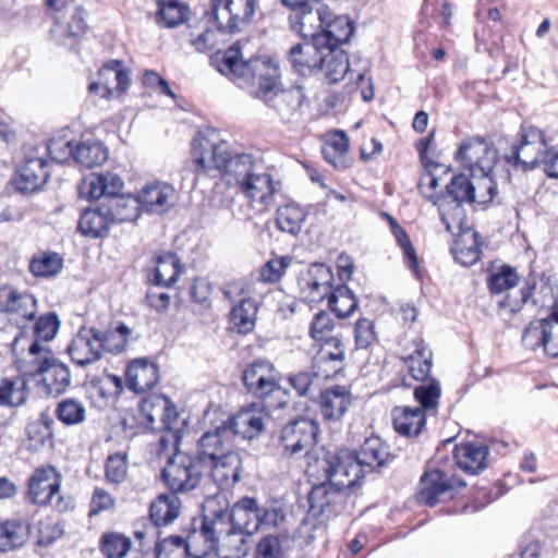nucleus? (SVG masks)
<instances>
[{
    "mask_svg": "<svg viewBox=\"0 0 558 558\" xmlns=\"http://www.w3.org/2000/svg\"><path fill=\"white\" fill-rule=\"evenodd\" d=\"M521 276L518 269L510 264H502L490 269L486 277V286L492 296L500 295L497 301L499 311L517 315L525 305L543 307L554 296V287L550 277L542 274L538 283L535 277L524 278L521 286Z\"/></svg>",
    "mask_w": 558,
    "mask_h": 558,
    "instance_id": "1",
    "label": "nucleus"
},
{
    "mask_svg": "<svg viewBox=\"0 0 558 558\" xmlns=\"http://www.w3.org/2000/svg\"><path fill=\"white\" fill-rule=\"evenodd\" d=\"M322 464L325 481L312 487L307 495L310 505L308 515L317 520L313 525L315 530L320 529L327 522L343 514L352 501V490L360 485H344L350 477L336 473L338 471L329 462V457L324 456L316 464L310 465L307 472L311 476H317L315 468Z\"/></svg>",
    "mask_w": 558,
    "mask_h": 558,
    "instance_id": "2",
    "label": "nucleus"
},
{
    "mask_svg": "<svg viewBox=\"0 0 558 558\" xmlns=\"http://www.w3.org/2000/svg\"><path fill=\"white\" fill-rule=\"evenodd\" d=\"M325 454L338 470L336 473L350 477L344 485H361L367 472L379 471L396 459L390 446L374 433L365 437L357 450L342 448Z\"/></svg>",
    "mask_w": 558,
    "mask_h": 558,
    "instance_id": "3",
    "label": "nucleus"
},
{
    "mask_svg": "<svg viewBox=\"0 0 558 558\" xmlns=\"http://www.w3.org/2000/svg\"><path fill=\"white\" fill-rule=\"evenodd\" d=\"M242 49V40L238 39L213 52L209 61L217 72L250 94L275 58L257 56L245 60Z\"/></svg>",
    "mask_w": 558,
    "mask_h": 558,
    "instance_id": "4",
    "label": "nucleus"
},
{
    "mask_svg": "<svg viewBox=\"0 0 558 558\" xmlns=\"http://www.w3.org/2000/svg\"><path fill=\"white\" fill-rule=\"evenodd\" d=\"M241 160L242 154L233 156L225 142L215 143L198 136L191 143L190 167L195 180H231Z\"/></svg>",
    "mask_w": 558,
    "mask_h": 558,
    "instance_id": "5",
    "label": "nucleus"
},
{
    "mask_svg": "<svg viewBox=\"0 0 558 558\" xmlns=\"http://www.w3.org/2000/svg\"><path fill=\"white\" fill-rule=\"evenodd\" d=\"M250 95L274 109L282 119L294 116L305 100L302 86H282L281 69L276 59L271 61Z\"/></svg>",
    "mask_w": 558,
    "mask_h": 558,
    "instance_id": "6",
    "label": "nucleus"
},
{
    "mask_svg": "<svg viewBox=\"0 0 558 558\" xmlns=\"http://www.w3.org/2000/svg\"><path fill=\"white\" fill-rule=\"evenodd\" d=\"M241 379L246 392L258 403L272 409L288 405V390L280 385L281 374L270 361L257 359L248 363L242 371Z\"/></svg>",
    "mask_w": 558,
    "mask_h": 558,
    "instance_id": "7",
    "label": "nucleus"
},
{
    "mask_svg": "<svg viewBox=\"0 0 558 558\" xmlns=\"http://www.w3.org/2000/svg\"><path fill=\"white\" fill-rule=\"evenodd\" d=\"M62 476L56 466L44 464L35 468L26 482L27 500L39 508L51 507L59 513L75 507L70 495L61 494Z\"/></svg>",
    "mask_w": 558,
    "mask_h": 558,
    "instance_id": "8",
    "label": "nucleus"
},
{
    "mask_svg": "<svg viewBox=\"0 0 558 558\" xmlns=\"http://www.w3.org/2000/svg\"><path fill=\"white\" fill-rule=\"evenodd\" d=\"M231 179L248 206L258 214L266 213L275 202L277 193L274 177L268 172H256L250 155L242 154L239 168Z\"/></svg>",
    "mask_w": 558,
    "mask_h": 558,
    "instance_id": "9",
    "label": "nucleus"
},
{
    "mask_svg": "<svg viewBox=\"0 0 558 558\" xmlns=\"http://www.w3.org/2000/svg\"><path fill=\"white\" fill-rule=\"evenodd\" d=\"M547 145L543 130L535 125H521L515 143L505 154L504 159L513 168H520L523 171L534 170L541 167V158Z\"/></svg>",
    "mask_w": 558,
    "mask_h": 558,
    "instance_id": "10",
    "label": "nucleus"
},
{
    "mask_svg": "<svg viewBox=\"0 0 558 558\" xmlns=\"http://www.w3.org/2000/svg\"><path fill=\"white\" fill-rule=\"evenodd\" d=\"M34 374L40 377L43 386L50 395H61L71 385V373L64 363L60 362L54 353L38 342L29 345Z\"/></svg>",
    "mask_w": 558,
    "mask_h": 558,
    "instance_id": "11",
    "label": "nucleus"
},
{
    "mask_svg": "<svg viewBox=\"0 0 558 558\" xmlns=\"http://www.w3.org/2000/svg\"><path fill=\"white\" fill-rule=\"evenodd\" d=\"M13 182L17 191L32 194L40 191L50 177V161L47 153L38 145L25 146Z\"/></svg>",
    "mask_w": 558,
    "mask_h": 558,
    "instance_id": "12",
    "label": "nucleus"
},
{
    "mask_svg": "<svg viewBox=\"0 0 558 558\" xmlns=\"http://www.w3.org/2000/svg\"><path fill=\"white\" fill-rule=\"evenodd\" d=\"M436 131L432 130L428 135L418 138L414 147L423 165L417 189L422 196L430 203H437L446 197V190L440 189L441 183L450 174V167L436 162L428 157V150L435 140Z\"/></svg>",
    "mask_w": 558,
    "mask_h": 558,
    "instance_id": "13",
    "label": "nucleus"
},
{
    "mask_svg": "<svg viewBox=\"0 0 558 558\" xmlns=\"http://www.w3.org/2000/svg\"><path fill=\"white\" fill-rule=\"evenodd\" d=\"M465 485V482L454 474L427 466L420 477L415 499L420 505L435 507L447 499H452Z\"/></svg>",
    "mask_w": 558,
    "mask_h": 558,
    "instance_id": "14",
    "label": "nucleus"
},
{
    "mask_svg": "<svg viewBox=\"0 0 558 558\" xmlns=\"http://www.w3.org/2000/svg\"><path fill=\"white\" fill-rule=\"evenodd\" d=\"M202 476V464L185 452L170 457L160 473L162 483L174 495L186 494L197 488Z\"/></svg>",
    "mask_w": 558,
    "mask_h": 558,
    "instance_id": "15",
    "label": "nucleus"
},
{
    "mask_svg": "<svg viewBox=\"0 0 558 558\" xmlns=\"http://www.w3.org/2000/svg\"><path fill=\"white\" fill-rule=\"evenodd\" d=\"M318 424L308 417L298 416L288 421L279 430L277 442L283 458L306 454L316 444Z\"/></svg>",
    "mask_w": 558,
    "mask_h": 558,
    "instance_id": "16",
    "label": "nucleus"
},
{
    "mask_svg": "<svg viewBox=\"0 0 558 558\" xmlns=\"http://www.w3.org/2000/svg\"><path fill=\"white\" fill-rule=\"evenodd\" d=\"M258 10V0H209L206 16L219 17L232 34H240L255 22Z\"/></svg>",
    "mask_w": 558,
    "mask_h": 558,
    "instance_id": "17",
    "label": "nucleus"
},
{
    "mask_svg": "<svg viewBox=\"0 0 558 558\" xmlns=\"http://www.w3.org/2000/svg\"><path fill=\"white\" fill-rule=\"evenodd\" d=\"M87 16V10L82 3H78L51 17L50 35L54 43L71 49L78 48L90 29Z\"/></svg>",
    "mask_w": 558,
    "mask_h": 558,
    "instance_id": "18",
    "label": "nucleus"
},
{
    "mask_svg": "<svg viewBox=\"0 0 558 558\" xmlns=\"http://www.w3.org/2000/svg\"><path fill=\"white\" fill-rule=\"evenodd\" d=\"M323 51L324 60L319 62L318 72L323 73L324 82L335 85L348 77L345 93L348 95L357 93L366 80L363 73L350 69L349 54L343 49L332 46L326 47Z\"/></svg>",
    "mask_w": 558,
    "mask_h": 558,
    "instance_id": "19",
    "label": "nucleus"
},
{
    "mask_svg": "<svg viewBox=\"0 0 558 558\" xmlns=\"http://www.w3.org/2000/svg\"><path fill=\"white\" fill-rule=\"evenodd\" d=\"M131 85L130 70L119 59L106 61L97 72V81L88 85L90 94H99L105 99L124 96Z\"/></svg>",
    "mask_w": 558,
    "mask_h": 558,
    "instance_id": "20",
    "label": "nucleus"
},
{
    "mask_svg": "<svg viewBox=\"0 0 558 558\" xmlns=\"http://www.w3.org/2000/svg\"><path fill=\"white\" fill-rule=\"evenodd\" d=\"M454 159L470 172L493 171L497 162V150L486 137L473 135L461 142Z\"/></svg>",
    "mask_w": 558,
    "mask_h": 558,
    "instance_id": "21",
    "label": "nucleus"
},
{
    "mask_svg": "<svg viewBox=\"0 0 558 558\" xmlns=\"http://www.w3.org/2000/svg\"><path fill=\"white\" fill-rule=\"evenodd\" d=\"M137 418L146 429H155L157 422H160L161 428L172 429L175 423L180 422V414L177 405L168 396L153 393L142 398L138 402Z\"/></svg>",
    "mask_w": 558,
    "mask_h": 558,
    "instance_id": "22",
    "label": "nucleus"
},
{
    "mask_svg": "<svg viewBox=\"0 0 558 558\" xmlns=\"http://www.w3.org/2000/svg\"><path fill=\"white\" fill-rule=\"evenodd\" d=\"M269 408L256 401L251 402L241 407L223 422L233 437L240 436L242 439L252 440L265 430L270 416Z\"/></svg>",
    "mask_w": 558,
    "mask_h": 558,
    "instance_id": "23",
    "label": "nucleus"
},
{
    "mask_svg": "<svg viewBox=\"0 0 558 558\" xmlns=\"http://www.w3.org/2000/svg\"><path fill=\"white\" fill-rule=\"evenodd\" d=\"M223 294L233 300L234 295L242 296L239 303L232 306L229 313L230 329L240 335H248L255 329L257 303L253 298L244 295L242 282H230L226 286Z\"/></svg>",
    "mask_w": 558,
    "mask_h": 558,
    "instance_id": "24",
    "label": "nucleus"
},
{
    "mask_svg": "<svg viewBox=\"0 0 558 558\" xmlns=\"http://www.w3.org/2000/svg\"><path fill=\"white\" fill-rule=\"evenodd\" d=\"M189 43L198 52L213 53L227 44V36L233 35L219 17L213 21L204 13L196 26H189Z\"/></svg>",
    "mask_w": 558,
    "mask_h": 558,
    "instance_id": "25",
    "label": "nucleus"
},
{
    "mask_svg": "<svg viewBox=\"0 0 558 558\" xmlns=\"http://www.w3.org/2000/svg\"><path fill=\"white\" fill-rule=\"evenodd\" d=\"M320 32L316 35L326 47H338L348 43L354 33V23L344 15H336L327 5L317 10Z\"/></svg>",
    "mask_w": 558,
    "mask_h": 558,
    "instance_id": "26",
    "label": "nucleus"
},
{
    "mask_svg": "<svg viewBox=\"0 0 558 558\" xmlns=\"http://www.w3.org/2000/svg\"><path fill=\"white\" fill-rule=\"evenodd\" d=\"M213 483L221 490H229L240 481L243 460L238 450L229 451L222 457L202 464Z\"/></svg>",
    "mask_w": 558,
    "mask_h": 558,
    "instance_id": "27",
    "label": "nucleus"
},
{
    "mask_svg": "<svg viewBox=\"0 0 558 558\" xmlns=\"http://www.w3.org/2000/svg\"><path fill=\"white\" fill-rule=\"evenodd\" d=\"M66 351L72 362L80 366H87L100 361L105 354L101 347L99 328H80Z\"/></svg>",
    "mask_w": 558,
    "mask_h": 558,
    "instance_id": "28",
    "label": "nucleus"
},
{
    "mask_svg": "<svg viewBox=\"0 0 558 558\" xmlns=\"http://www.w3.org/2000/svg\"><path fill=\"white\" fill-rule=\"evenodd\" d=\"M126 388L137 395L153 390L160 380L158 364L150 357L131 360L124 369Z\"/></svg>",
    "mask_w": 558,
    "mask_h": 558,
    "instance_id": "29",
    "label": "nucleus"
},
{
    "mask_svg": "<svg viewBox=\"0 0 558 558\" xmlns=\"http://www.w3.org/2000/svg\"><path fill=\"white\" fill-rule=\"evenodd\" d=\"M323 50H326V46L322 39L313 36L312 39H303L292 46L288 52V60L294 72L311 76L318 72L319 62L324 60Z\"/></svg>",
    "mask_w": 558,
    "mask_h": 558,
    "instance_id": "30",
    "label": "nucleus"
},
{
    "mask_svg": "<svg viewBox=\"0 0 558 558\" xmlns=\"http://www.w3.org/2000/svg\"><path fill=\"white\" fill-rule=\"evenodd\" d=\"M113 225L109 216V208L104 201L85 207L77 220V232L89 240H104L109 236Z\"/></svg>",
    "mask_w": 558,
    "mask_h": 558,
    "instance_id": "31",
    "label": "nucleus"
},
{
    "mask_svg": "<svg viewBox=\"0 0 558 558\" xmlns=\"http://www.w3.org/2000/svg\"><path fill=\"white\" fill-rule=\"evenodd\" d=\"M233 449V436L225 422L213 429L205 432L196 444V452L193 456L201 464L222 457Z\"/></svg>",
    "mask_w": 558,
    "mask_h": 558,
    "instance_id": "32",
    "label": "nucleus"
},
{
    "mask_svg": "<svg viewBox=\"0 0 558 558\" xmlns=\"http://www.w3.org/2000/svg\"><path fill=\"white\" fill-rule=\"evenodd\" d=\"M353 402L351 387L332 385L323 389L317 399L318 409L324 421L339 422L343 418Z\"/></svg>",
    "mask_w": 558,
    "mask_h": 558,
    "instance_id": "33",
    "label": "nucleus"
},
{
    "mask_svg": "<svg viewBox=\"0 0 558 558\" xmlns=\"http://www.w3.org/2000/svg\"><path fill=\"white\" fill-rule=\"evenodd\" d=\"M148 281L158 287H172L183 271L180 257L173 252H160L151 258Z\"/></svg>",
    "mask_w": 558,
    "mask_h": 558,
    "instance_id": "34",
    "label": "nucleus"
},
{
    "mask_svg": "<svg viewBox=\"0 0 558 558\" xmlns=\"http://www.w3.org/2000/svg\"><path fill=\"white\" fill-rule=\"evenodd\" d=\"M456 465L466 474L476 475L487 468L488 447L473 441L457 444L452 451Z\"/></svg>",
    "mask_w": 558,
    "mask_h": 558,
    "instance_id": "35",
    "label": "nucleus"
},
{
    "mask_svg": "<svg viewBox=\"0 0 558 558\" xmlns=\"http://www.w3.org/2000/svg\"><path fill=\"white\" fill-rule=\"evenodd\" d=\"M332 280L333 274L329 267L324 264L313 265L303 279L302 293L304 298L312 303L328 300L333 290Z\"/></svg>",
    "mask_w": 558,
    "mask_h": 558,
    "instance_id": "36",
    "label": "nucleus"
},
{
    "mask_svg": "<svg viewBox=\"0 0 558 558\" xmlns=\"http://www.w3.org/2000/svg\"><path fill=\"white\" fill-rule=\"evenodd\" d=\"M395 432L404 438H417L426 426V416L422 409L410 405H396L391 410Z\"/></svg>",
    "mask_w": 558,
    "mask_h": 558,
    "instance_id": "37",
    "label": "nucleus"
},
{
    "mask_svg": "<svg viewBox=\"0 0 558 558\" xmlns=\"http://www.w3.org/2000/svg\"><path fill=\"white\" fill-rule=\"evenodd\" d=\"M350 138L342 130H330L322 136V154L324 159L336 170L350 167Z\"/></svg>",
    "mask_w": 558,
    "mask_h": 558,
    "instance_id": "38",
    "label": "nucleus"
},
{
    "mask_svg": "<svg viewBox=\"0 0 558 558\" xmlns=\"http://www.w3.org/2000/svg\"><path fill=\"white\" fill-rule=\"evenodd\" d=\"M482 245L478 232L472 228H465L459 231L450 251L457 263L470 267L481 259Z\"/></svg>",
    "mask_w": 558,
    "mask_h": 558,
    "instance_id": "39",
    "label": "nucleus"
},
{
    "mask_svg": "<svg viewBox=\"0 0 558 558\" xmlns=\"http://www.w3.org/2000/svg\"><path fill=\"white\" fill-rule=\"evenodd\" d=\"M87 196L90 199L98 201L101 197H118L124 187V182L117 173L106 171L101 173H90L84 180Z\"/></svg>",
    "mask_w": 558,
    "mask_h": 558,
    "instance_id": "40",
    "label": "nucleus"
},
{
    "mask_svg": "<svg viewBox=\"0 0 558 558\" xmlns=\"http://www.w3.org/2000/svg\"><path fill=\"white\" fill-rule=\"evenodd\" d=\"M4 308V315L11 317L17 324H27L36 317L38 301L32 292L14 287Z\"/></svg>",
    "mask_w": 558,
    "mask_h": 558,
    "instance_id": "41",
    "label": "nucleus"
},
{
    "mask_svg": "<svg viewBox=\"0 0 558 558\" xmlns=\"http://www.w3.org/2000/svg\"><path fill=\"white\" fill-rule=\"evenodd\" d=\"M29 396L28 380L24 374L15 373L0 378V405L19 408Z\"/></svg>",
    "mask_w": 558,
    "mask_h": 558,
    "instance_id": "42",
    "label": "nucleus"
},
{
    "mask_svg": "<svg viewBox=\"0 0 558 558\" xmlns=\"http://www.w3.org/2000/svg\"><path fill=\"white\" fill-rule=\"evenodd\" d=\"M258 513L256 499L247 496L242 497L231 508V526L252 535L258 530Z\"/></svg>",
    "mask_w": 558,
    "mask_h": 558,
    "instance_id": "43",
    "label": "nucleus"
},
{
    "mask_svg": "<svg viewBox=\"0 0 558 558\" xmlns=\"http://www.w3.org/2000/svg\"><path fill=\"white\" fill-rule=\"evenodd\" d=\"M414 350L408 356L402 357L408 369V374L415 381L424 383L429 378L432 371V352L423 338L417 337L413 340Z\"/></svg>",
    "mask_w": 558,
    "mask_h": 558,
    "instance_id": "44",
    "label": "nucleus"
},
{
    "mask_svg": "<svg viewBox=\"0 0 558 558\" xmlns=\"http://www.w3.org/2000/svg\"><path fill=\"white\" fill-rule=\"evenodd\" d=\"M64 267L63 256L51 250H38L28 260V272L37 279L57 277Z\"/></svg>",
    "mask_w": 558,
    "mask_h": 558,
    "instance_id": "45",
    "label": "nucleus"
},
{
    "mask_svg": "<svg viewBox=\"0 0 558 558\" xmlns=\"http://www.w3.org/2000/svg\"><path fill=\"white\" fill-rule=\"evenodd\" d=\"M102 201L106 207L109 208V216L113 226L134 222L142 214L140 201L135 195L121 194L118 197L104 198Z\"/></svg>",
    "mask_w": 558,
    "mask_h": 558,
    "instance_id": "46",
    "label": "nucleus"
},
{
    "mask_svg": "<svg viewBox=\"0 0 558 558\" xmlns=\"http://www.w3.org/2000/svg\"><path fill=\"white\" fill-rule=\"evenodd\" d=\"M181 500L178 495L162 493L149 506V519L157 527L173 523L181 512Z\"/></svg>",
    "mask_w": 558,
    "mask_h": 558,
    "instance_id": "47",
    "label": "nucleus"
},
{
    "mask_svg": "<svg viewBox=\"0 0 558 558\" xmlns=\"http://www.w3.org/2000/svg\"><path fill=\"white\" fill-rule=\"evenodd\" d=\"M104 354L112 356L124 353L132 338V329L123 322L110 324L107 329H99Z\"/></svg>",
    "mask_w": 558,
    "mask_h": 558,
    "instance_id": "48",
    "label": "nucleus"
},
{
    "mask_svg": "<svg viewBox=\"0 0 558 558\" xmlns=\"http://www.w3.org/2000/svg\"><path fill=\"white\" fill-rule=\"evenodd\" d=\"M31 534V523L23 518H12L0 523V548L11 550L23 546Z\"/></svg>",
    "mask_w": 558,
    "mask_h": 558,
    "instance_id": "49",
    "label": "nucleus"
},
{
    "mask_svg": "<svg viewBox=\"0 0 558 558\" xmlns=\"http://www.w3.org/2000/svg\"><path fill=\"white\" fill-rule=\"evenodd\" d=\"M53 415L65 427L80 426L87 420V408L83 400L65 397L56 403Z\"/></svg>",
    "mask_w": 558,
    "mask_h": 558,
    "instance_id": "50",
    "label": "nucleus"
},
{
    "mask_svg": "<svg viewBox=\"0 0 558 558\" xmlns=\"http://www.w3.org/2000/svg\"><path fill=\"white\" fill-rule=\"evenodd\" d=\"M186 542L191 556L195 558H203L217 553L218 536L211 522L204 521L199 530H195L189 535Z\"/></svg>",
    "mask_w": 558,
    "mask_h": 558,
    "instance_id": "51",
    "label": "nucleus"
},
{
    "mask_svg": "<svg viewBox=\"0 0 558 558\" xmlns=\"http://www.w3.org/2000/svg\"><path fill=\"white\" fill-rule=\"evenodd\" d=\"M53 420L41 414L40 417L26 426L27 447L29 450L39 451L45 447H53Z\"/></svg>",
    "mask_w": 558,
    "mask_h": 558,
    "instance_id": "52",
    "label": "nucleus"
},
{
    "mask_svg": "<svg viewBox=\"0 0 558 558\" xmlns=\"http://www.w3.org/2000/svg\"><path fill=\"white\" fill-rule=\"evenodd\" d=\"M173 195L171 185L161 182L148 183L142 187L137 198L141 207L147 211H163Z\"/></svg>",
    "mask_w": 558,
    "mask_h": 558,
    "instance_id": "53",
    "label": "nucleus"
},
{
    "mask_svg": "<svg viewBox=\"0 0 558 558\" xmlns=\"http://www.w3.org/2000/svg\"><path fill=\"white\" fill-rule=\"evenodd\" d=\"M307 217L303 207L295 203H288L278 207L276 211V226L286 233L298 235Z\"/></svg>",
    "mask_w": 558,
    "mask_h": 558,
    "instance_id": "54",
    "label": "nucleus"
},
{
    "mask_svg": "<svg viewBox=\"0 0 558 558\" xmlns=\"http://www.w3.org/2000/svg\"><path fill=\"white\" fill-rule=\"evenodd\" d=\"M74 151V160L88 169L101 166L108 159L107 147L94 138L82 140Z\"/></svg>",
    "mask_w": 558,
    "mask_h": 558,
    "instance_id": "55",
    "label": "nucleus"
},
{
    "mask_svg": "<svg viewBox=\"0 0 558 558\" xmlns=\"http://www.w3.org/2000/svg\"><path fill=\"white\" fill-rule=\"evenodd\" d=\"M98 548L105 558H125L132 548V539L122 532L107 531L100 535Z\"/></svg>",
    "mask_w": 558,
    "mask_h": 558,
    "instance_id": "56",
    "label": "nucleus"
},
{
    "mask_svg": "<svg viewBox=\"0 0 558 558\" xmlns=\"http://www.w3.org/2000/svg\"><path fill=\"white\" fill-rule=\"evenodd\" d=\"M388 223L398 246L402 251L405 265L415 276H418L420 259L407 230L391 216H388Z\"/></svg>",
    "mask_w": 558,
    "mask_h": 558,
    "instance_id": "57",
    "label": "nucleus"
},
{
    "mask_svg": "<svg viewBox=\"0 0 558 558\" xmlns=\"http://www.w3.org/2000/svg\"><path fill=\"white\" fill-rule=\"evenodd\" d=\"M357 299L345 284L333 288L328 299V307L338 318H348L357 310Z\"/></svg>",
    "mask_w": 558,
    "mask_h": 558,
    "instance_id": "58",
    "label": "nucleus"
},
{
    "mask_svg": "<svg viewBox=\"0 0 558 558\" xmlns=\"http://www.w3.org/2000/svg\"><path fill=\"white\" fill-rule=\"evenodd\" d=\"M128 474V450L109 453L104 463V476L106 482L110 485L119 486L126 481Z\"/></svg>",
    "mask_w": 558,
    "mask_h": 558,
    "instance_id": "59",
    "label": "nucleus"
},
{
    "mask_svg": "<svg viewBox=\"0 0 558 558\" xmlns=\"http://www.w3.org/2000/svg\"><path fill=\"white\" fill-rule=\"evenodd\" d=\"M246 533L231 527L222 536H218L217 555L222 558H242L247 553Z\"/></svg>",
    "mask_w": 558,
    "mask_h": 558,
    "instance_id": "60",
    "label": "nucleus"
},
{
    "mask_svg": "<svg viewBox=\"0 0 558 558\" xmlns=\"http://www.w3.org/2000/svg\"><path fill=\"white\" fill-rule=\"evenodd\" d=\"M158 4L157 22L165 27H175L187 19L189 7L178 0H156Z\"/></svg>",
    "mask_w": 558,
    "mask_h": 558,
    "instance_id": "61",
    "label": "nucleus"
},
{
    "mask_svg": "<svg viewBox=\"0 0 558 558\" xmlns=\"http://www.w3.org/2000/svg\"><path fill=\"white\" fill-rule=\"evenodd\" d=\"M345 354L338 352L315 351L312 359V368L316 375L326 379L339 374L344 364Z\"/></svg>",
    "mask_w": 558,
    "mask_h": 558,
    "instance_id": "62",
    "label": "nucleus"
},
{
    "mask_svg": "<svg viewBox=\"0 0 558 558\" xmlns=\"http://www.w3.org/2000/svg\"><path fill=\"white\" fill-rule=\"evenodd\" d=\"M413 396L426 415L428 412L436 413L441 397V387L437 379L430 378L428 383L421 384L414 388Z\"/></svg>",
    "mask_w": 558,
    "mask_h": 558,
    "instance_id": "63",
    "label": "nucleus"
},
{
    "mask_svg": "<svg viewBox=\"0 0 558 558\" xmlns=\"http://www.w3.org/2000/svg\"><path fill=\"white\" fill-rule=\"evenodd\" d=\"M545 325L544 353L556 359L558 357V296L548 308Z\"/></svg>",
    "mask_w": 558,
    "mask_h": 558,
    "instance_id": "64",
    "label": "nucleus"
}]
</instances>
